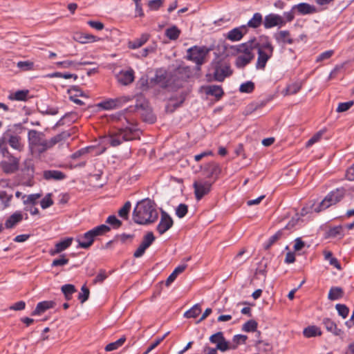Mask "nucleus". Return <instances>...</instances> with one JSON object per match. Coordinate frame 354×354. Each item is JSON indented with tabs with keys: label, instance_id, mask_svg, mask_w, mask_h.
Wrapping results in <instances>:
<instances>
[{
	"label": "nucleus",
	"instance_id": "nucleus-1",
	"mask_svg": "<svg viewBox=\"0 0 354 354\" xmlns=\"http://www.w3.org/2000/svg\"><path fill=\"white\" fill-rule=\"evenodd\" d=\"M70 136L71 133L66 131H62L48 140L45 139V135L43 132L37 131L34 129L29 130L28 132L29 145L31 147L37 148L39 153L47 151L57 144L62 143Z\"/></svg>",
	"mask_w": 354,
	"mask_h": 354
},
{
	"label": "nucleus",
	"instance_id": "nucleus-2",
	"mask_svg": "<svg viewBox=\"0 0 354 354\" xmlns=\"http://www.w3.org/2000/svg\"><path fill=\"white\" fill-rule=\"evenodd\" d=\"M158 218L156 204L149 198L139 201L133 212L132 219L139 225H149L154 223Z\"/></svg>",
	"mask_w": 354,
	"mask_h": 354
},
{
	"label": "nucleus",
	"instance_id": "nucleus-3",
	"mask_svg": "<svg viewBox=\"0 0 354 354\" xmlns=\"http://www.w3.org/2000/svg\"><path fill=\"white\" fill-rule=\"evenodd\" d=\"M124 120L123 127L118 132L111 133L105 138L106 142L113 147L119 146L124 141L131 140L136 138L138 131L136 121L126 117Z\"/></svg>",
	"mask_w": 354,
	"mask_h": 354
},
{
	"label": "nucleus",
	"instance_id": "nucleus-4",
	"mask_svg": "<svg viewBox=\"0 0 354 354\" xmlns=\"http://www.w3.org/2000/svg\"><path fill=\"white\" fill-rule=\"evenodd\" d=\"M258 57L256 64L257 68L263 69L266 67L267 62L272 56L274 46L269 41L267 37L262 38L260 42H258L257 47Z\"/></svg>",
	"mask_w": 354,
	"mask_h": 354
},
{
	"label": "nucleus",
	"instance_id": "nucleus-5",
	"mask_svg": "<svg viewBox=\"0 0 354 354\" xmlns=\"http://www.w3.org/2000/svg\"><path fill=\"white\" fill-rule=\"evenodd\" d=\"M214 80L218 82H223L225 77L232 74L230 63L225 59H214L210 66Z\"/></svg>",
	"mask_w": 354,
	"mask_h": 354
},
{
	"label": "nucleus",
	"instance_id": "nucleus-6",
	"mask_svg": "<svg viewBox=\"0 0 354 354\" xmlns=\"http://www.w3.org/2000/svg\"><path fill=\"white\" fill-rule=\"evenodd\" d=\"M111 230L110 227L106 225H100L84 234L82 238L77 239L79 247L87 249L93 243L95 236L102 235Z\"/></svg>",
	"mask_w": 354,
	"mask_h": 354
},
{
	"label": "nucleus",
	"instance_id": "nucleus-7",
	"mask_svg": "<svg viewBox=\"0 0 354 354\" xmlns=\"http://www.w3.org/2000/svg\"><path fill=\"white\" fill-rule=\"evenodd\" d=\"M209 52V49L205 46H194L187 50V57L198 66H201L204 64L205 57Z\"/></svg>",
	"mask_w": 354,
	"mask_h": 354
},
{
	"label": "nucleus",
	"instance_id": "nucleus-8",
	"mask_svg": "<svg viewBox=\"0 0 354 354\" xmlns=\"http://www.w3.org/2000/svg\"><path fill=\"white\" fill-rule=\"evenodd\" d=\"M21 138L15 134L11 129L7 130L0 139V143L7 147L8 144L12 149L21 151L24 149V145L21 143Z\"/></svg>",
	"mask_w": 354,
	"mask_h": 354
},
{
	"label": "nucleus",
	"instance_id": "nucleus-9",
	"mask_svg": "<svg viewBox=\"0 0 354 354\" xmlns=\"http://www.w3.org/2000/svg\"><path fill=\"white\" fill-rule=\"evenodd\" d=\"M343 192L339 190H336L330 192L326 196V197L322 201L319 205L315 208V212H320L333 205H335L339 202L343 198Z\"/></svg>",
	"mask_w": 354,
	"mask_h": 354
},
{
	"label": "nucleus",
	"instance_id": "nucleus-10",
	"mask_svg": "<svg viewBox=\"0 0 354 354\" xmlns=\"http://www.w3.org/2000/svg\"><path fill=\"white\" fill-rule=\"evenodd\" d=\"M212 185V183L209 181H194L193 187L197 201H200L210 192Z\"/></svg>",
	"mask_w": 354,
	"mask_h": 354
},
{
	"label": "nucleus",
	"instance_id": "nucleus-11",
	"mask_svg": "<svg viewBox=\"0 0 354 354\" xmlns=\"http://www.w3.org/2000/svg\"><path fill=\"white\" fill-rule=\"evenodd\" d=\"M286 24V21L283 17L277 14H269L264 18L263 25L267 29L271 28L274 26H283Z\"/></svg>",
	"mask_w": 354,
	"mask_h": 354
},
{
	"label": "nucleus",
	"instance_id": "nucleus-12",
	"mask_svg": "<svg viewBox=\"0 0 354 354\" xmlns=\"http://www.w3.org/2000/svg\"><path fill=\"white\" fill-rule=\"evenodd\" d=\"M174 221L171 217L165 211H162L160 222L156 227L160 234H163L173 225Z\"/></svg>",
	"mask_w": 354,
	"mask_h": 354
},
{
	"label": "nucleus",
	"instance_id": "nucleus-13",
	"mask_svg": "<svg viewBox=\"0 0 354 354\" xmlns=\"http://www.w3.org/2000/svg\"><path fill=\"white\" fill-rule=\"evenodd\" d=\"M135 109H142L143 112L141 115L144 121L149 123H153L156 121V116L153 115L151 109L149 107L148 102L144 101L143 102L139 103L137 102Z\"/></svg>",
	"mask_w": 354,
	"mask_h": 354
},
{
	"label": "nucleus",
	"instance_id": "nucleus-14",
	"mask_svg": "<svg viewBox=\"0 0 354 354\" xmlns=\"http://www.w3.org/2000/svg\"><path fill=\"white\" fill-rule=\"evenodd\" d=\"M149 84L166 88L169 86L170 80L167 78L166 73L160 71L156 72L155 77L151 79Z\"/></svg>",
	"mask_w": 354,
	"mask_h": 354
},
{
	"label": "nucleus",
	"instance_id": "nucleus-15",
	"mask_svg": "<svg viewBox=\"0 0 354 354\" xmlns=\"http://www.w3.org/2000/svg\"><path fill=\"white\" fill-rule=\"evenodd\" d=\"M247 32L248 28L245 25L234 28L227 32L226 39L232 41H238L243 38Z\"/></svg>",
	"mask_w": 354,
	"mask_h": 354
},
{
	"label": "nucleus",
	"instance_id": "nucleus-16",
	"mask_svg": "<svg viewBox=\"0 0 354 354\" xmlns=\"http://www.w3.org/2000/svg\"><path fill=\"white\" fill-rule=\"evenodd\" d=\"M129 98L127 97H122L115 99H110L106 101H104L99 104V106L104 109L109 110L120 107L123 103L127 102Z\"/></svg>",
	"mask_w": 354,
	"mask_h": 354
},
{
	"label": "nucleus",
	"instance_id": "nucleus-17",
	"mask_svg": "<svg viewBox=\"0 0 354 354\" xmlns=\"http://www.w3.org/2000/svg\"><path fill=\"white\" fill-rule=\"evenodd\" d=\"M258 47V41L256 38L250 39L248 41L241 44L238 47V51L243 53L244 55H254L252 50Z\"/></svg>",
	"mask_w": 354,
	"mask_h": 354
},
{
	"label": "nucleus",
	"instance_id": "nucleus-18",
	"mask_svg": "<svg viewBox=\"0 0 354 354\" xmlns=\"http://www.w3.org/2000/svg\"><path fill=\"white\" fill-rule=\"evenodd\" d=\"M117 80L122 85H128L134 80V71L130 68L127 71H121L116 75Z\"/></svg>",
	"mask_w": 354,
	"mask_h": 354
},
{
	"label": "nucleus",
	"instance_id": "nucleus-19",
	"mask_svg": "<svg viewBox=\"0 0 354 354\" xmlns=\"http://www.w3.org/2000/svg\"><path fill=\"white\" fill-rule=\"evenodd\" d=\"M73 242V238H66L57 242L55 245V248L53 249H50L49 250V254L51 256H55L57 254L61 253L62 252L66 250L68 247L71 246Z\"/></svg>",
	"mask_w": 354,
	"mask_h": 354
},
{
	"label": "nucleus",
	"instance_id": "nucleus-20",
	"mask_svg": "<svg viewBox=\"0 0 354 354\" xmlns=\"http://www.w3.org/2000/svg\"><path fill=\"white\" fill-rule=\"evenodd\" d=\"M292 10H295L299 14L305 15L317 12V8L307 3H300L292 6Z\"/></svg>",
	"mask_w": 354,
	"mask_h": 354
},
{
	"label": "nucleus",
	"instance_id": "nucleus-21",
	"mask_svg": "<svg viewBox=\"0 0 354 354\" xmlns=\"http://www.w3.org/2000/svg\"><path fill=\"white\" fill-rule=\"evenodd\" d=\"M43 177L46 180H62L66 178V174L58 170H45L43 172Z\"/></svg>",
	"mask_w": 354,
	"mask_h": 354
},
{
	"label": "nucleus",
	"instance_id": "nucleus-22",
	"mask_svg": "<svg viewBox=\"0 0 354 354\" xmlns=\"http://www.w3.org/2000/svg\"><path fill=\"white\" fill-rule=\"evenodd\" d=\"M322 324L328 332L336 336H340L343 333L342 330L337 328V324L329 318H324Z\"/></svg>",
	"mask_w": 354,
	"mask_h": 354
},
{
	"label": "nucleus",
	"instance_id": "nucleus-23",
	"mask_svg": "<svg viewBox=\"0 0 354 354\" xmlns=\"http://www.w3.org/2000/svg\"><path fill=\"white\" fill-rule=\"evenodd\" d=\"M205 171L208 174V177H214L216 179L221 171L219 164L211 162L204 167Z\"/></svg>",
	"mask_w": 354,
	"mask_h": 354
},
{
	"label": "nucleus",
	"instance_id": "nucleus-24",
	"mask_svg": "<svg viewBox=\"0 0 354 354\" xmlns=\"http://www.w3.org/2000/svg\"><path fill=\"white\" fill-rule=\"evenodd\" d=\"M0 168L5 174H10L18 171L19 166L17 165V161L15 160L12 161V162H9L5 160L0 162Z\"/></svg>",
	"mask_w": 354,
	"mask_h": 354
},
{
	"label": "nucleus",
	"instance_id": "nucleus-25",
	"mask_svg": "<svg viewBox=\"0 0 354 354\" xmlns=\"http://www.w3.org/2000/svg\"><path fill=\"white\" fill-rule=\"evenodd\" d=\"M70 95V100L78 105L84 104V102L77 98L78 96L86 97L82 91L77 86H73L68 90Z\"/></svg>",
	"mask_w": 354,
	"mask_h": 354
},
{
	"label": "nucleus",
	"instance_id": "nucleus-26",
	"mask_svg": "<svg viewBox=\"0 0 354 354\" xmlns=\"http://www.w3.org/2000/svg\"><path fill=\"white\" fill-rule=\"evenodd\" d=\"M274 37L279 43L292 44L294 42L293 39L290 37V33L288 30H281L275 33Z\"/></svg>",
	"mask_w": 354,
	"mask_h": 354
},
{
	"label": "nucleus",
	"instance_id": "nucleus-27",
	"mask_svg": "<svg viewBox=\"0 0 354 354\" xmlns=\"http://www.w3.org/2000/svg\"><path fill=\"white\" fill-rule=\"evenodd\" d=\"M55 303L52 301H44L37 304L35 309L32 312V315H41L46 310L53 308Z\"/></svg>",
	"mask_w": 354,
	"mask_h": 354
},
{
	"label": "nucleus",
	"instance_id": "nucleus-28",
	"mask_svg": "<svg viewBox=\"0 0 354 354\" xmlns=\"http://www.w3.org/2000/svg\"><path fill=\"white\" fill-rule=\"evenodd\" d=\"M73 39L81 44H86L96 41V37L87 33L77 32L74 35Z\"/></svg>",
	"mask_w": 354,
	"mask_h": 354
},
{
	"label": "nucleus",
	"instance_id": "nucleus-29",
	"mask_svg": "<svg viewBox=\"0 0 354 354\" xmlns=\"http://www.w3.org/2000/svg\"><path fill=\"white\" fill-rule=\"evenodd\" d=\"M149 35L147 33L142 34L140 38H137L133 41H130L128 43V46L129 48L136 49L141 47L144 45L149 39Z\"/></svg>",
	"mask_w": 354,
	"mask_h": 354
},
{
	"label": "nucleus",
	"instance_id": "nucleus-30",
	"mask_svg": "<svg viewBox=\"0 0 354 354\" xmlns=\"http://www.w3.org/2000/svg\"><path fill=\"white\" fill-rule=\"evenodd\" d=\"M0 153L3 156V157L7 158V161L9 162H12L14 160L17 161V165L19 166V160L20 158L12 154L7 147H5L3 144L0 143Z\"/></svg>",
	"mask_w": 354,
	"mask_h": 354
},
{
	"label": "nucleus",
	"instance_id": "nucleus-31",
	"mask_svg": "<svg viewBox=\"0 0 354 354\" xmlns=\"http://www.w3.org/2000/svg\"><path fill=\"white\" fill-rule=\"evenodd\" d=\"M23 216L20 212H15L6 220L5 226L8 229L12 228L17 223L20 222Z\"/></svg>",
	"mask_w": 354,
	"mask_h": 354
},
{
	"label": "nucleus",
	"instance_id": "nucleus-32",
	"mask_svg": "<svg viewBox=\"0 0 354 354\" xmlns=\"http://www.w3.org/2000/svg\"><path fill=\"white\" fill-rule=\"evenodd\" d=\"M344 296L343 289L340 287H332L328 292V299L331 301L337 300Z\"/></svg>",
	"mask_w": 354,
	"mask_h": 354
},
{
	"label": "nucleus",
	"instance_id": "nucleus-33",
	"mask_svg": "<svg viewBox=\"0 0 354 354\" xmlns=\"http://www.w3.org/2000/svg\"><path fill=\"white\" fill-rule=\"evenodd\" d=\"M206 93L207 95L215 96L218 99L221 98L224 93L222 87L217 85H211L207 86L206 88Z\"/></svg>",
	"mask_w": 354,
	"mask_h": 354
},
{
	"label": "nucleus",
	"instance_id": "nucleus-34",
	"mask_svg": "<svg viewBox=\"0 0 354 354\" xmlns=\"http://www.w3.org/2000/svg\"><path fill=\"white\" fill-rule=\"evenodd\" d=\"M28 90H20L15 93H11L8 96V99L11 100L26 101L28 95Z\"/></svg>",
	"mask_w": 354,
	"mask_h": 354
},
{
	"label": "nucleus",
	"instance_id": "nucleus-35",
	"mask_svg": "<svg viewBox=\"0 0 354 354\" xmlns=\"http://www.w3.org/2000/svg\"><path fill=\"white\" fill-rule=\"evenodd\" d=\"M262 21L263 18L261 14L259 12H256L254 14L252 19L249 20L246 26L257 28L260 26V25L262 24Z\"/></svg>",
	"mask_w": 354,
	"mask_h": 354
},
{
	"label": "nucleus",
	"instance_id": "nucleus-36",
	"mask_svg": "<svg viewBox=\"0 0 354 354\" xmlns=\"http://www.w3.org/2000/svg\"><path fill=\"white\" fill-rule=\"evenodd\" d=\"M125 341H126V337L125 336H122L119 339H118L117 341L108 344L105 346L104 349L107 352H110V351H113L117 350L118 348H119L120 347H121L124 344Z\"/></svg>",
	"mask_w": 354,
	"mask_h": 354
},
{
	"label": "nucleus",
	"instance_id": "nucleus-37",
	"mask_svg": "<svg viewBox=\"0 0 354 354\" xmlns=\"http://www.w3.org/2000/svg\"><path fill=\"white\" fill-rule=\"evenodd\" d=\"M201 305L199 304H196L192 308L185 313L184 317L186 318H196L201 314Z\"/></svg>",
	"mask_w": 354,
	"mask_h": 354
},
{
	"label": "nucleus",
	"instance_id": "nucleus-38",
	"mask_svg": "<svg viewBox=\"0 0 354 354\" xmlns=\"http://www.w3.org/2000/svg\"><path fill=\"white\" fill-rule=\"evenodd\" d=\"M216 348L221 352H225L228 350H235L236 344H232V343L227 342L225 338L224 339H221V342H218Z\"/></svg>",
	"mask_w": 354,
	"mask_h": 354
},
{
	"label": "nucleus",
	"instance_id": "nucleus-39",
	"mask_svg": "<svg viewBox=\"0 0 354 354\" xmlns=\"http://www.w3.org/2000/svg\"><path fill=\"white\" fill-rule=\"evenodd\" d=\"M61 290L66 300H70L72 295L76 292V288L73 284H65L62 286Z\"/></svg>",
	"mask_w": 354,
	"mask_h": 354
},
{
	"label": "nucleus",
	"instance_id": "nucleus-40",
	"mask_svg": "<svg viewBox=\"0 0 354 354\" xmlns=\"http://www.w3.org/2000/svg\"><path fill=\"white\" fill-rule=\"evenodd\" d=\"M254 57V55H240L236 58V66L238 68H243L249 64Z\"/></svg>",
	"mask_w": 354,
	"mask_h": 354
},
{
	"label": "nucleus",
	"instance_id": "nucleus-41",
	"mask_svg": "<svg viewBox=\"0 0 354 354\" xmlns=\"http://www.w3.org/2000/svg\"><path fill=\"white\" fill-rule=\"evenodd\" d=\"M304 335L306 337H315L317 335H321L322 332L320 329L315 326H308L304 330Z\"/></svg>",
	"mask_w": 354,
	"mask_h": 354
},
{
	"label": "nucleus",
	"instance_id": "nucleus-42",
	"mask_svg": "<svg viewBox=\"0 0 354 354\" xmlns=\"http://www.w3.org/2000/svg\"><path fill=\"white\" fill-rule=\"evenodd\" d=\"M180 34V30L176 26L169 28L165 30V35L171 40L177 39Z\"/></svg>",
	"mask_w": 354,
	"mask_h": 354
},
{
	"label": "nucleus",
	"instance_id": "nucleus-43",
	"mask_svg": "<svg viewBox=\"0 0 354 354\" xmlns=\"http://www.w3.org/2000/svg\"><path fill=\"white\" fill-rule=\"evenodd\" d=\"M155 240V236L152 232H147L143 237V239L140 245L145 247L146 249L148 248Z\"/></svg>",
	"mask_w": 354,
	"mask_h": 354
},
{
	"label": "nucleus",
	"instance_id": "nucleus-44",
	"mask_svg": "<svg viewBox=\"0 0 354 354\" xmlns=\"http://www.w3.org/2000/svg\"><path fill=\"white\" fill-rule=\"evenodd\" d=\"M258 324L254 319H250L245 322L243 326L242 330L245 332H254L257 328Z\"/></svg>",
	"mask_w": 354,
	"mask_h": 354
},
{
	"label": "nucleus",
	"instance_id": "nucleus-45",
	"mask_svg": "<svg viewBox=\"0 0 354 354\" xmlns=\"http://www.w3.org/2000/svg\"><path fill=\"white\" fill-rule=\"evenodd\" d=\"M131 207V203L129 201H127L123 207L119 209L118 215L124 219H127L129 218Z\"/></svg>",
	"mask_w": 354,
	"mask_h": 354
},
{
	"label": "nucleus",
	"instance_id": "nucleus-46",
	"mask_svg": "<svg viewBox=\"0 0 354 354\" xmlns=\"http://www.w3.org/2000/svg\"><path fill=\"white\" fill-rule=\"evenodd\" d=\"M69 259L66 257V254H62L59 258L55 259L51 263V267L64 266L68 264Z\"/></svg>",
	"mask_w": 354,
	"mask_h": 354
},
{
	"label": "nucleus",
	"instance_id": "nucleus-47",
	"mask_svg": "<svg viewBox=\"0 0 354 354\" xmlns=\"http://www.w3.org/2000/svg\"><path fill=\"white\" fill-rule=\"evenodd\" d=\"M89 295V289L86 286V285L82 286L81 292H80L78 295V299L80 301L81 304L84 303L88 299Z\"/></svg>",
	"mask_w": 354,
	"mask_h": 354
},
{
	"label": "nucleus",
	"instance_id": "nucleus-48",
	"mask_svg": "<svg viewBox=\"0 0 354 354\" xmlns=\"http://www.w3.org/2000/svg\"><path fill=\"white\" fill-rule=\"evenodd\" d=\"M254 84L251 81L243 83L239 88L240 92L247 93H252L254 91Z\"/></svg>",
	"mask_w": 354,
	"mask_h": 354
},
{
	"label": "nucleus",
	"instance_id": "nucleus-49",
	"mask_svg": "<svg viewBox=\"0 0 354 354\" xmlns=\"http://www.w3.org/2000/svg\"><path fill=\"white\" fill-rule=\"evenodd\" d=\"M17 67L22 71H31L34 68V63L31 61H21L17 63Z\"/></svg>",
	"mask_w": 354,
	"mask_h": 354
},
{
	"label": "nucleus",
	"instance_id": "nucleus-50",
	"mask_svg": "<svg viewBox=\"0 0 354 354\" xmlns=\"http://www.w3.org/2000/svg\"><path fill=\"white\" fill-rule=\"evenodd\" d=\"M187 212L188 207L184 203L180 204L176 209V214L180 218H183L187 214Z\"/></svg>",
	"mask_w": 354,
	"mask_h": 354
},
{
	"label": "nucleus",
	"instance_id": "nucleus-51",
	"mask_svg": "<svg viewBox=\"0 0 354 354\" xmlns=\"http://www.w3.org/2000/svg\"><path fill=\"white\" fill-rule=\"evenodd\" d=\"M52 194H48L40 202L41 207L42 209H46L53 205V201L51 198Z\"/></svg>",
	"mask_w": 354,
	"mask_h": 354
},
{
	"label": "nucleus",
	"instance_id": "nucleus-52",
	"mask_svg": "<svg viewBox=\"0 0 354 354\" xmlns=\"http://www.w3.org/2000/svg\"><path fill=\"white\" fill-rule=\"evenodd\" d=\"M106 223L112 225L113 228L118 229L122 225V221L116 218L114 215L109 216Z\"/></svg>",
	"mask_w": 354,
	"mask_h": 354
},
{
	"label": "nucleus",
	"instance_id": "nucleus-53",
	"mask_svg": "<svg viewBox=\"0 0 354 354\" xmlns=\"http://www.w3.org/2000/svg\"><path fill=\"white\" fill-rule=\"evenodd\" d=\"M301 88V85L300 83L295 82L293 83L286 88V94L288 95H294L296 94Z\"/></svg>",
	"mask_w": 354,
	"mask_h": 354
},
{
	"label": "nucleus",
	"instance_id": "nucleus-54",
	"mask_svg": "<svg viewBox=\"0 0 354 354\" xmlns=\"http://www.w3.org/2000/svg\"><path fill=\"white\" fill-rule=\"evenodd\" d=\"M325 130H321L316 133L308 141L306 142V147H309L312 146L315 142H318L321 138L322 137L323 134L324 133Z\"/></svg>",
	"mask_w": 354,
	"mask_h": 354
},
{
	"label": "nucleus",
	"instance_id": "nucleus-55",
	"mask_svg": "<svg viewBox=\"0 0 354 354\" xmlns=\"http://www.w3.org/2000/svg\"><path fill=\"white\" fill-rule=\"evenodd\" d=\"M56 65L58 67L68 68H77V62L74 61L66 60L63 62H58L56 63Z\"/></svg>",
	"mask_w": 354,
	"mask_h": 354
},
{
	"label": "nucleus",
	"instance_id": "nucleus-56",
	"mask_svg": "<svg viewBox=\"0 0 354 354\" xmlns=\"http://www.w3.org/2000/svg\"><path fill=\"white\" fill-rule=\"evenodd\" d=\"M328 236L330 237H336L338 236H342L343 235V230L342 227L335 226L334 227L330 228L328 232Z\"/></svg>",
	"mask_w": 354,
	"mask_h": 354
},
{
	"label": "nucleus",
	"instance_id": "nucleus-57",
	"mask_svg": "<svg viewBox=\"0 0 354 354\" xmlns=\"http://www.w3.org/2000/svg\"><path fill=\"white\" fill-rule=\"evenodd\" d=\"M42 194L39 193L30 194L27 196L26 200L24 201V204L35 205L37 200L41 197Z\"/></svg>",
	"mask_w": 354,
	"mask_h": 354
},
{
	"label": "nucleus",
	"instance_id": "nucleus-58",
	"mask_svg": "<svg viewBox=\"0 0 354 354\" xmlns=\"http://www.w3.org/2000/svg\"><path fill=\"white\" fill-rule=\"evenodd\" d=\"M335 308L337 309L338 314L343 318H346L348 314L349 310L344 304H336Z\"/></svg>",
	"mask_w": 354,
	"mask_h": 354
},
{
	"label": "nucleus",
	"instance_id": "nucleus-59",
	"mask_svg": "<svg viewBox=\"0 0 354 354\" xmlns=\"http://www.w3.org/2000/svg\"><path fill=\"white\" fill-rule=\"evenodd\" d=\"M248 337L245 335H236L232 339V344H236V348L240 344H245Z\"/></svg>",
	"mask_w": 354,
	"mask_h": 354
},
{
	"label": "nucleus",
	"instance_id": "nucleus-60",
	"mask_svg": "<svg viewBox=\"0 0 354 354\" xmlns=\"http://www.w3.org/2000/svg\"><path fill=\"white\" fill-rule=\"evenodd\" d=\"M281 231H278L276 234L272 236L269 239L268 243L266 245H265V249L268 250L272 244H274L277 240H279L281 237Z\"/></svg>",
	"mask_w": 354,
	"mask_h": 354
},
{
	"label": "nucleus",
	"instance_id": "nucleus-61",
	"mask_svg": "<svg viewBox=\"0 0 354 354\" xmlns=\"http://www.w3.org/2000/svg\"><path fill=\"white\" fill-rule=\"evenodd\" d=\"M267 263L261 261L259 267L256 269L255 275H262L265 279L266 276Z\"/></svg>",
	"mask_w": 354,
	"mask_h": 354
},
{
	"label": "nucleus",
	"instance_id": "nucleus-62",
	"mask_svg": "<svg viewBox=\"0 0 354 354\" xmlns=\"http://www.w3.org/2000/svg\"><path fill=\"white\" fill-rule=\"evenodd\" d=\"M12 195H8L5 191H0V200L4 205V207H8L9 205V203L12 199Z\"/></svg>",
	"mask_w": 354,
	"mask_h": 354
},
{
	"label": "nucleus",
	"instance_id": "nucleus-63",
	"mask_svg": "<svg viewBox=\"0 0 354 354\" xmlns=\"http://www.w3.org/2000/svg\"><path fill=\"white\" fill-rule=\"evenodd\" d=\"M353 104V101L339 103L336 111L338 113L344 112V111L348 110L352 106Z\"/></svg>",
	"mask_w": 354,
	"mask_h": 354
},
{
	"label": "nucleus",
	"instance_id": "nucleus-64",
	"mask_svg": "<svg viewBox=\"0 0 354 354\" xmlns=\"http://www.w3.org/2000/svg\"><path fill=\"white\" fill-rule=\"evenodd\" d=\"M162 5L163 0H151L148 2V6L152 10H158Z\"/></svg>",
	"mask_w": 354,
	"mask_h": 354
}]
</instances>
